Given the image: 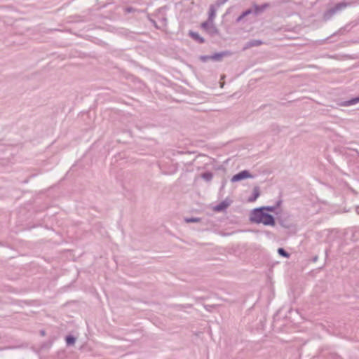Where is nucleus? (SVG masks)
Returning a JSON list of instances; mask_svg holds the SVG:
<instances>
[{
  "label": "nucleus",
  "instance_id": "nucleus-13",
  "mask_svg": "<svg viewBox=\"0 0 359 359\" xmlns=\"http://www.w3.org/2000/svg\"><path fill=\"white\" fill-rule=\"evenodd\" d=\"M198 221L196 219H187V222H196Z\"/></svg>",
  "mask_w": 359,
  "mask_h": 359
},
{
  "label": "nucleus",
  "instance_id": "nucleus-12",
  "mask_svg": "<svg viewBox=\"0 0 359 359\" xmlns=\"http://www.w3.org/2000/svg\"><path fill=\"white\" fill-rule=\"evenodd\" d=\"M201 60H203V62H205L207 60H211V56H202L201 57Z\"/></svg>",
  "mask_w": 359,
  "mask_h": 359
},
{
  "label": "nucleus",
  "instance_id": "nucleus-8",
  "mask_svg": "<svg viewBox=\"0 0 359 359\" xmlns=\"http://www.w3.org/2000/svg\"><path fill=\"white\" fill-rule=\"evenodd\" d=\"M202 177L206 180H210L212 177V175L210 172H205L202 175Z\"/></svg>",
  "mask_w": 359,
  "mask_h": 359
},
{
  "label": "nucleus",
  "instance_id": "nucleus-1",
  "mask_svg": "<svg viewBox=\"0 0 359 359\" xmlns=\"http://www.w3.org/2000/svg\"><path fill=\"white\" fill-rule=\"evenodd\" d=\"M265 210L273 211V208L272 207H262L253 210L250 216L251 222L263 224L264 225L273 226L275 224V220L272 215L266 213Z\"/></svg>",
  "mask_w": 359,
  "mask_h": 359
},
{
  "label": "nucleus",
  "instance_id": "nucleus-3",
  "mask_svg": "<svg viewBox=\"0 0 359 359\" xmlns=\"http://www.w3.org/2000/svg\"><path fill=\"white\" fill-rule=\"evenodd\" d=\"M252 196L249 198L248 201L253 202L259 196V189L258 187H255L252 191Z\"/></svg>",
  "mask_w": 359,
  "mask_h": 359
},
{
  "label": "nucleus",
  "instance_id": "nucleus-11",
  "mask_svg": "<svg viewBox=\"0 0 359 359\" xmlns=\"http://www.w3.org/2000/svg\"><path fill=\"white\" fill-rule=\"evenodd\" d=\"M66 341H67V344L70 345V344H73L74 343L75 339L72 337H67L66 338Z\"/></svg>",
  "mask_w": 359,
  "mask_h": 359
},
{
  "label": "nucleus",
  "instance_id": "nucleus-5",
  "mask_svg": "<svg viewBox=\"0 0 359 359\" xmlns=\"http://www.w3.org/2000/svg\"><path fill=\"white\" fill-rule=\"evenodd\" d=\"M226 53H216L213 55H211V60H220L224 55H226Z\"/></svg>",
  "mask_w": 359,
  "mask_h": 359
},
{
  "label": "nucleus",
  "instance_id": "nucleus-7",
  "mask_svg": "<svg viewBox=\"0 0 359 359\" xmlns=\"http://www.w3.org/2000/svg\"><path fill=\"white\" fill-rule=\"evenodd\" d=\"M267 6H268V5H267V4H265V5L262 6V7H259V6H255L254 7V10H253V11H254L255 13H259V12H260V11H263L265 8H266Z\"/></svg>",
  "mask_w": 359,
  "mask_h": 359
},
{
  "label": "nucleus",
  "instance_id": "nucleus-2",
  "mask_svg": "<svg viewBox=\"0 0 359 359\" xmlns=\"http://www.w3.org/2000/svg\"><path fill=\"white\" fill-rule=\"evenodd\" d=\"M252 175L247 170H243L235 175L231 178V182H238L244 179L250 178Z\"/></svg>",
  "mask_w": 359,
  "mask_h": 359
},
{
  "label": "nucleus",
  "instance_id": "nucleus-10",
  "mask_svg": "<svg viewBox=\"0 0 359 359\" xmlns=\"http://www.w3.org/2000/svg\"><path fill=\"white\" fill-rule=\"evenodd\" d=\"M358 102H359V97H357V98L353 99V100L347 102L346 105L354 104Z\"/></svg>",
  "mask_w": 359,
  "mask_h": 359
},
{
  "label": "nucleus",
  "instance_id": "nucleus-6",
  "mask_svg": "<svg viewBox=\"0 0 359 359\" xmlns=\"http://www.w3.org/2000/svg\"><path fill=\"white\" fill-rule=\"evenodd\" d=\"M190 35L196 40L198 41L200 43H203L204 42V39L201 37L199 36L198 34L197 33H194V32H191L190 33Z\"/></svg>",
  "mask_w": 359,
  "mask_h": 359
},
{
  "label": "nucleus",
  "instance_id": "nucleus-9",
  "mask_svg": "<svg viewBox=\"0 0 359 359\" xmlns=\"http://www.w3.org/2000/svg\"><path fill=\"white\" fill-rule=\"evenodd\" d=\"M278 251L280 255L285 257H289V255L283 248H279Z\"/></svg>",
  "mask_w": 359,
  "mask_h": 359
},
{
  "label": "nucleus",
  "instance_id": "nucleus-4",
  "mask_svg": "<svg viewBox=\"0 0 359 359\" xmlns=\"http://www.w3.org/2000/svg\"><path fill=\"white\" fill-rule=\"evenodd\" d=\"M228 205H229V204L227 203L222 202L220 204H219L218 205L215 206L214 208V210L215 211H222V210L226 209L228 207Z\"/></svg>",
  "mask_w": 359,
  "mask_h": 359
},
{
  "label": "nucleus",
  "instance_id": "nucleus-14",
  "mask_svg": "<svg viewBox=\"0 0 359 359\" xmlns=\"http://www.w3.org/2000/svg\"><path fill=\"white\" fill-rule=\"evenodd\" d=\"M250 12H251V11H246L245 13H244L243 15L244 16V15H247V14L250 13Z\"/></svg>",
  "mask_w": 359,
  "mask_h": 359
}]
</instances>
